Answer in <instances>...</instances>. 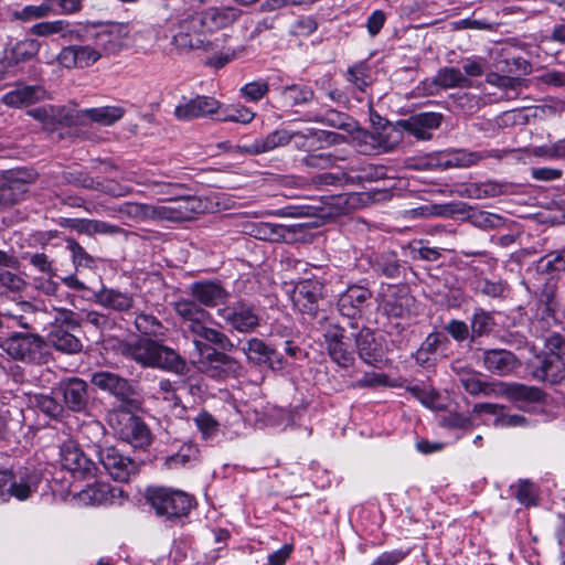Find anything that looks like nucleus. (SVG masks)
<instances>
[{
    "instance_id": "nucleus-1",
    "label": "nucleus",
    "mask_w": 565,
    "mask_h": 565,
    "mask_svg": "<svg viewBox=\"0 0 565 565\" xmlns=\"http://www.w3.org/2000/svg\"><path fill=\"white\" fill-rule=\"evenodd\" d=\"M173 307L182 320L185 332L192 337L193 344L200 353L207 350L206 343L224 351L234 348L233 342L224 332L210 326L213 322L212 315L194 300L179 299Z\"/></svg>"
},
{
    "instance_id": "nucleus-2",
    "label": "nucleus",
    "mask_w": 565,
    "mask_h": 565,
    "mask_svg": "<svg viewBox=\"0 0 565 565\" xmlns=\"http://www.w3.org/2000/svg\"><path fill=\"white\" fill-rule=\"evenodd\" d=\"M124 356L143 367L159 369L183 375L188 371L185 360L173 349L147 337L120 345Z\"/></svg>"
},
{
    "instance_id": "nucleus-3",
    "label": "nucleus",
    "mask_w": 565,
    "mask_h": 565,
    "mask_svg": "<svg viewBox=\"0 0 565 565\" xmlns=\"http://www.w3.org/2000/svg\"><path fill=\"white\" fill-rule=\"evenodd\" d=\"M230 36L221 34L211 38L198 12L186 15L179 20L172 36V44L181 52L203 51L205 53L217 51L221 42H225Z\"/></svg>"
},
{
    "instance_id": "nucleus-4",
    "label": "nucleus",
    "mask_w": 565,
    "mask_h": 565,
    "mask_svg": "<svg viewBox=\"0 0 565 565\" xmlns=\"http://www.w3.org/2000/svg\"><path fill=\"white\" fill-rule=\"evenodd\" d=\"M545 352L537 356L539 365L535 367L536 379L557 384L565 380V337L551 333L545 337Z\"/></svg>"
},
{
    "instance_id": "nucleus-5",
    "label": "nucleus",
    "mask_w": 565,
    "mask_h": 565,
    "mask_svg": "<svg viewBox=\"0 0 565 565\" xmlns=\"http://www.w3.org/2000/svg\"><path fill=\"white\" fill-rule=\"evenodd\" d=\"M190 200H177L170 202L168 205L149 206L142 203L126 202L113 212L118 214L120 217H126L132 221H143L152 215H157L161 218L169 221H183L190 217V212L193 207L190 206Z\"/></svg>"
},
{
    "instance_id": "nucleus-6",
    "label": "nucleus",
    "mask_w": 565,
    "mask_h": 565,
    "mask_svg": "<svg viewBox=\"0 0 565 565\" xmlns=\"http://www.w3.org/2000/svg\"><path fill=\"white\" fill-rule=\"evenodd\" d=\"M113 433L134 448H146L151 444V433L143 420L127 409H114L108 414Z\"/></svg>"
},
{
    "instance_id": "nucleus-7",
    "label": "nucleus",
    "mask_w": 565,
    "mask_h": 565,
    "mask_svg": "<svg viewBox=\"0 0 565 565\" xmlns=\"http://www.w3.org/2000/svg\"><path fill=\"white\" fill-rule=\"evenodd\" d=\"M146 499L158 515L167 519L185 516L192 508L189 494L169 488L150 487L146 491Z\"/></svg>"
},
{
    "instance_id": "nucleus-8",
    "label": "nucleus",
    "mask_w": 565,
    "mask_h": 565,
    "mask_svg": "<svg viewBox=\"0 0 565 565\" xmlns=\"http://www.w3.org/2000/svg\"><path fill=\"white\" fill-rule=\"evenodd\" d=\"M3 350L13 360L39 363L45 350L44 339L35 332H12L2 343Z\"/></svg>"
},
{
    "instance_id": "nucleus-9",
    "label": "nucleus",
    "mask_w": 565,
    "mask_h": 565,
    "mask_svg": "<svg viewBox=\"0 0 565 565\" xmlns=\"http://www.w3.org/2000/svg\"><path fill=\"white\" fill-rule=\"evenodd\" d=\"M198 369L214 380L238 377L243 371L242 364L236 359L214 349L206 352V354L201 353Z\"/></svg>"
},
{
    "instance_id": "nucleus-10",
    "label": "nucleus",
    "mask_w": 565,
    "mask_h": 565,
    "mask_svg": "<svg viewBox=\"0 0 565 565\" xmlns=\"http://www.w3.org/2000/svg\"><path fill=\"white\" fill-rule=\"evenodd\" d=\"M97 455L99 463L115 481L127 482L139 471V463L114 446L100 447Z\"/></svg>"
},
{
    "instance_id": "nucleus-11",
    "label": "nucleus",
    "mask_w": 565,
    "mask_h": 565,
    "mask_svg": "<svg viewBox=\"0 0 565 565\" xmlns=\"http://www.w3.org/2000/svg\"><path fill=\"white\" fill-rule=\"evenodd\" d=\"M217 316L227 327L241 333L253 332L259 326V317L254 307L243 301L220 307Z\"/></svg>"
},
{
    "instance_id": "nucleus-12",
    "label": "nucleus",
    "mask_w": 565,
    "mask_h": 565,
    "mask_svg": "<svg viewBox=\"0 0 565 565\" xmlns=\"http://www.w3.org/2000/svg\"><path fill=\"white\" fill-rule=\"evenodd\" d=\"M507 154V151L492 149L482 151H470L467 149H454L441 151L436 156L435 166L441 169L450 168H469L477 164L479 161L487 158L501 160Z\"/></svg>"
},
{
    "instance_id": "nucleus-13",
    "label": "nucleus",
    "mask_w": 565,
    "mask_h": 565,
    "mask_svg": "<svg viewBox=\"0 0 565 565\" xmlns=\"http://www.w3.org/2000/svg\"><path fill=\"white\" fill-rule=\"evenodd\" d=\"M38 483L35 475L17 477L9 470H0V503L8 502L11 498L28 500L36 491Z\"/></svg>"
},
{
    "instance_id": "nucleus-14",
    "label": "nucleus",
    "mask_w": 565,
    "mask_h": 565,
    "mask_svg": "<svg viewBox=\"0 0 565 565\" xmlns=\"http://www.w3.org/2000/svg\"><path fill=\"white\" fill-rule=\"evenodd\" d=\"M60 461L65 470L77 478H92L97 471L96 463L72 439L65 440L60 446Z\"/></svg>"
},
{
    "instance_id": "nucleus-15",
    "label": "nucleus",
    "mask_w": 565,
    "mask_h": 565,
    "mask_svg": "<svg viewBox=\"0 0 565 565\" xmlns=\"http://www.w3.org/2000/svg\"><path fill=\"white\" fill-rule=\"evenodd\" d=\"M221 106L222 103L213 96L196 95L192 98L183 96L173 114L178 120L191 121L218 114Z\"/></svg>"
},
{
    "instance_id": "nucleus-16",
    "label": "nucleus",
    "mask_w": 565,
    "mask_h": 565,
    "mask_svg": "<svg viewBox=\"0 0 565 565\" xmlns=\"http://www.w3.org/2000/svg\"><path fill=\"white\" fill-rule=\"evenodd\" d=\"M328 354L331 360L341 367H349L354 362V353L351 350L350 339L344 337V329L339 326H330L324 333Z\"/></svg>"
},
{
    "instance_id": "nucleus-17",
    "label": "nucleus",
    "mask_w": 565,
    "mask_h": 565,
    "mask_svg": "<svg viewBox=\"0 0 565 565\" xmlns=\"http://www.w3.org/2000/svg\"><path fill=\"white\" fill-rule=\"evenodd\" d=\"M322 285L317 280L299 281L292 289L290 298L294 306L302 313L315 316L319 308Z\"/></svg>"
},
{
    "instance_id": "nucleus-18",
    "label": "nucleus",
    "mask_w": 565,
    "mask_h": 565,
    "mask_svg": "<svg viewBox=\"0 0 565 565\" xmlns=\"http://www.w3.org/2000/svg\"><path fill=\"white\" fill-rule=\"evenodd\" d=\"M38 309L29 301H20L12 308L0 310V330L23 328L34 329Z\"/></svg>"
},
{
    "instance_id": "nucleus-19",
    "label": "nucleus",
    "mask_w": 565,
    "mask_h": 565,
    "mask_svg": "<svg viewBox=\"0 0 565 565\" xmlns=\"http://www.w3.org/2000/svg\"><path fill=\"white\" fill-rule=\"evenodd\" d=\"M189 294L198 305L214 308L224 305L230 294L220 281L199 280L189 286Z\"/></svg>"
},
{
    "instance_id": "nucleus-20",
    "label": "nucleus",
    "mask_w": 565,
    "mask_h": 565,
    "mask_svg": "<svg viewBox=\"0 0 565 565\" xmlns=\"http://www.w3.org/2000/svg\"><path fill=\"white\" fill-rule=\"evenodd\" d=\"M441 119L443 116L439 113H419L407 119L398 120V125L415 138L429 140L433 137V131L439 128Z\"/></svg>"
},
{
    "instance_id": "nucleus-21",
    "label": "nucleus",
    "mask_w": 565,
    "mask_h": 565,
    "mask_svg": "<svg viewBox=\"0 0 565 565\" xmlns=\"http://www.w3.org/2000/svg\"><path fill=\"white\" fill-rule=\"evenodd\" d=\"M127 38V28L121 24H110L102 28L94 34V45L99 54L109 56L119 53Z\"/></svg>"
},
{
    "instance_id": "nucleus-22",
    "label": "nucleus",
    "mask_w": 565,
    "mask_h": 565,
    "mask_svg": "<svg viewBox=\"0 0 565 565\" xmlns=\"http://www.w3.org/2000/svg\"><path fill=\"white\" fill-rule=\"evenodd\" d=\"M372 292L362 286H351L342 292L338 299L340 313L350 319L361 317L363 310L369 306Z\"/></svg>"
},
{
    "instance_id": "nucleus-23",
    "label": "nucleus",
    "mask_w": 565,
    "mask_h": 565,
    "mask_svg": "<svg viewBox=\"0 0 565 565\" xmlns=\"http://www.w3.org/2000/svg\"><path fill=\"white\" fill-rule=\"evenodd\" d=\"M403 131L398 125L386 122L375 132H363L362 139L365 143L371 145L374 150L380 152H390L394 150L403 140Z\"/></svg>"
},
{
    "instance_id": "nucleus-24",
    "label": "nucleus",
    "mask_w": 565,
    "mask_h": 565,
    "mask_svg": "<svg viewBox=\"0 0 565 565\" xmlns=\"http://www.w3.org/2000/svg\"><path fill=\"white\" fill-rule=\"evenodd\" d=\"M90 382L99 390L108 392L122 402L128 401L135 394V390L129 381L113 372H95L92 375Z\"/></svg>"
},
{
    "instance_id": "nucleus-25",
    "label": "nucleus",
    "mask_w": 565,
    "mask_h": 565,
    "mask_svg": "<svg viewBox=\"0 0 565 565\" xmlns=\"http://www.w3.org/2000/svg\"><path fill=\"white\" fill-rule=\"evenodd\" d=\"M356 350L360 359L374 367H382L385 364L384 349L376 341L374 333L369 328H363L355 338Z\"/></svg>"
},
{
    "instance_id": "nucleus-26",
    "label": "nucleus",
    "mask_w": 565,
    "mask_h": 565,
    "mask_svg": "<svg viewBox=\"0 0 565 565\" xmlns=\"http://www.w3.org/2000/svg\"><path fill=\"white\" fill-rule=\"evenodd\" d=\"M100 58L95 45H70L62 49L57 56L58 63L66 68L88 67Z\"/></svg>"
},
{
    "instance_id": "nucleus-27",
    "label": "nucleus",
    "mask_w": 565,
    "mask_h": 565,
    "mask_svg": "<svg viewBox=\"0 0 565 565\" xmlns=\"http://www.w3.org/2000/svg\"><path fill=\"white\" fill-rule=\"evenodd\" d=\"M198 13L210 35L232 25L242 15V11L233 6L210 7Z\"/></svg>"
},
{
    "instance_id": "nucleus-28",
    "label": "nucleus",
    "mask_w": 565,
    "mask_h": 565,
    "mask_svg": "<svg viewBox=\"0 0 565 565\" xmlns=\"http://www.w3.org/2000/svg\"><path fill=\"white\" fill-rule=\"evenodd\" d=\"M482 362L486 370L499 376L510 375L521 365L511 351L503 349L484 350Z\"/></svg>"
},
{
    "instance_id": "nucleus-29",
    "label": "nucleus",
    "mask_w": 565,
    "mask_h": 565,
    "mask_svg": "<svg viewBox=\"0 0 565 565\" xmlns=\"http://www.w3.org/2000/svg\"><path fill=\"white\" fill-rule=\"evenodd\" d=\"M94 301L116 312H127L135 306L134 295L103 286L94 292Z\"/></svg>"
},
{
    "instance_id": "nucleus-30",
    "label": "nucleus",
    "mask_w": 565,
    "mask_h": 565,
    "mask_svg": "<svg viewBox=\"0 0 565 565\" xmlns=\"http://www.w3.org/2000/svg\"><path fill=\"white\" fill-rule=\"evenodd\" d=\"M46 90L40 85H20L1 97V103L20 108L43 100Z\"/></svg>"
},
{
    "instance_id": "nucleus-31",
    "label": "nucleus",
    "mask_w": 565,
    "mask_h": 565,
    "mask_svg": "<svg viewBox=\"0 0 565 565\" xmlns=\"http://www.w3.org/2000/svg\"><path fill=\"white\" fill-rule=\"evenodd\" d=\"M66 407L73 412H83L88 405L87 383L73 377L60 387Z\"/></svg>"
},
{
    "instance_id": "nucleus-32",
    "label": "nucleus",
    "mask_w": 565,
    "mask_h": 565,
    "mask_svg": "<svg viewBox=\"0 0 565 565\" xmlns=\"http://www.w3.org/2000/svg\"><path fill=\"white\" fill-rule=\"evenodd\" d=\"M498 395L525 404L539 403L543 399V392L540 388L520 383L498 382Z\"/></svg>"
},
{
    "instance_id": "nucleus-33",
    "label": "nucleus",
    "mask_w": 565,
    "mask_h": 565,
    "mask_svg": "<svg viewBox=\"0 0 565 565\" xmlns=\"http://www.w3.org/2000/svg\"><path fill=\"white\" fill-rule=\"evenodd\" d=\"M74 330L66 329L63 324H53L52 330L47 334V342L63 353H78L83 345L81 340L73 333Z\"/></svg>"
},
{
    "instance_id": "nucleus-34",
    "label": "nucleus",
    "mask_w": 565,
    "mask_h": 565,
    "mask_svg": "<svg viewBox=\"0 0 565 565\" xmlns=\"http://www.w3.org/2000/svg\"><path fill=\"white\" fill-rule=\"evenodd\" d=\"M291 140L292 135L290 130L276 129L269 132L266 137L254 140V142L247 146L245 150L250 154H259L287 146Z\"/></svg>"
},
{
    "instance_id": "nucleus-35",
    "label": "nucleus",
    "mask_w": 565,
    "mask_h": 565,
    "mask_svg": "<svg viewBox=\"0 0 565 565\" xmlns=\"http://www.w3.org/2000/svg\"><path fill=\"white\" fill-rule=\"evenodd\" d=\"M67 180L75 185L100 191L113 196H124L129 192L127 188L120 186L117 183L98 181L82 172L70 173V178H67Z\"/></svg>"
},
{
    "instance_id": "nucleus-36",
    "label": "nucleus",
    "mask_w": 565,
    "mask_h": 565,
    "mask_svg": "<svg viewBox=\"0 0 565 565\" xmlns=\"http://www.w3.org/2000/svg\"><path fill=\"white\" fill-rule=\"evenodd\" d=\"M556 309L557 302L554 299L553 292H546L544 298L539 301L537 311L533 320V326L537 332L543 334L557 322L555 317Z\"/></svg>"
},
{
    "instance_id": "nucleus-37",
    "label": "nucleus",
    "mask_w": 565,
    "mask_h": 565,
    "mask_svg": "<svg viewBox=\"0 0 565 565\" xmlns=\"http://www.w3.org/2000/svg\"><path fill=\"white\" fill-rule=\"evenodd\" d=\"M30 32L36 36H50L58 34L61 38L67 41H72L78 35L77 31L73 29L72 23L62 19L35 23L31 26Z\"/></svg>"
},
{
    "instance_id": "nucleus-38",
    "label": "nucleus",
    "mask_w": 565,
    "mask_h": 565,
    "mask_svg": "<svg viewBox=\"0 0 565 565\" xmlns=\"http://www.w3.org/2000/svg\"><path fill=\"white\" fill-rule=\"evenodd\" d=\"M313 89L301 84L288 85L279 92L281 106L286 108L306 106L313 100Z\"/></svg>"
},
{
    "instance_id": "nucleus-39",
    "label": "nucleus",
    "mask_w": 565,
    "mask_h": 565,
    "mask_svg": "<svg viewBox=\"0 0 565 565\" xmlns=\"http://www.w3.org/2000/svg\"><path fill=\"white\" fill-rule=\"evenodd\" d=\"M458 381L471 395L483 394L486 396L498 395V383L482 382L479 374L472 370L457 371Z\"/></svg>"
},
{
    "instance_id": "nucleus-40",
    "label": "nucleus",
    "mask_w": 565,
    "mask_h": 565,
    "mask_svg": "<svg viewBox=\"0 0 565 565\" xmlns=\"http://www.w3.org/2000/svg\"><path fill=\"white\" fill-rule=\"evenodd\" d=\"M372 268L375 273L386 278H398L401 274V262L394 250H384L376 254L372 262Z\"/></svg>"
},
{
    "instance_id": "nucleus-41",
    "label": "nucleus",
    "mask_w": 565,
    "mask_h": 565,
    "mask_svg": "<svg viewBox=\"0 0 565 565\" xmlns=\"http://www.w3.org/2000/svg\"><path fill=\"white\" fill-rule=\"evenodd\" d=\"M434 84L444 89H448L455 87H470L472 83L459 68L446 66L438 70L434 77Z\"/></svg>"
},
{
    "instance_id": "nucleus-42",
    "label": "nucleus",
    "mask_w": 565,
    "mask_h": 565,
    "mask_svg": "<svg viewBox=\"0 0 565 565\" xmlns=\"http://www.w3.org/2000/svg\"><path fill=\"white\" fill-rule=\"evenodd\" d=\"M200 459V451L196 445L192 443H184L179 450L167 457L164 466L168 469H179L181 467H188L196 463Z\"/></svg>"
},
{
    "instance_id": "nucleus-43",
    "label": "nucleus",
    "mask_w": 565,
    "mask_h": 565,
    "mask_svg": "<svg viewBox=\"0 0 565 565\" xmlns=\"http://www.w3.org/2000/svg\"><path fill=\"white\" fill-rule=\"evenodd\" d=\"M64 107L49 105L30 109L28 115L42 122L45 127L51 128L56 124L67 125L70 122L68 116L64 115Z\"/></svg>"
},
{
    "instance_id": "nucleus-44",
    "label": "nucleus",
    "mask_w": 565,
    "mask_h": 565,
    "mask_svg": "<svg viewBox=\"0 0 565 565\" xmlns=\"http://www.w3.org/2000/svg\"><path fill=\"white\" fill-rule=\"evenodd\" d=\"M495 322L490 312L477 308L470 318V341L475 342L478 338L490 334L494 329Z\"/></svg>"
},
{
    "instance_id": "nucleus-45",
    "label": "nucleus",
    "mask_w": 565,
    "mask_h": 565,
    "mask_svg": "<svg viewBox=\"0 0 565 565\" xmlns=\"http://www.w3.org/2000/svg\"><path fill=\"white\" fill-rule=\"evenodd\" d=\"M476 294L489 298H503L508 291V284L502 279L491 280L487 277H477L471 282Z\"/></svg>"
},
{
    "instance_id": "nucleus-46",
    "label": "nucleus",
    "mask_w": 565,
    "mask_h": 565,
    "mask_svg": "<svg viewBox=\"0 0 565 565\" xmlns=\"http://www.w3.org/2000/svg\"><path fill=\"white\" fill-rule=\"evenodd\" d=\"M311 121L324 124L327 126L342 129L344 131H352L355 127V121L344 113L328 109L324 114H317L310 118Z\"/></svg>"
},
{
    "instance_id": "nucleus-47",
    "label": "nucleus",
    "mask_w": 565,
    "mask_h": 565,
    "mask_svg": "<svg viewBox=\"0 0 565 565\" xmlns=\"http://www.w3.org/2000/svg\"><path fill=\"white\" fill-rule=\"evenodd\" d=\"M83 113L94 122L103 126H110L122 118L125 109L119 106H104L87 108Z\"/></svg>"
},
{
    "instance_id": "nucleus-48",
    "label": "nucleus",
    "mask_w": 565,
    "mask_h": 565,
    "mask_svg": "<svg viewBox=\"0 0 565 565\" xmlns=\"http://www.w3.org/2000/svg\"><path fill=\"white\" fill-rule=\"evenodd\" d=\"M217 120L220 121H233L238 124H249L255 113L242 105H227L218 110Z\"/></svg>"
},
{
    "instance_id": "nucleus-49",
    "label": "nucleus",
    "mask_w": 565,
    "mask_h": 565,
    "mask_svg": "<svg viewBox=\"0 0 565 565\" xmlns=\"http://www.w3.org/2000/svg\"><path fill=\"white\" fill-rule=\"evenodd\" d=\"M439 342V335L437 333H430L427 335L414 354V359L419 366L429 367L434 364L433 356L437 351Z\"/></svg>"
},
{
    "instance_id": "nucleus-50",
    "label": "nucleus",
    "mask_w": 565,
    "mask_h": 565,
    "mask_svg": "<svg viewBox=\"0 0 565 565\" xmlns=\"http://www.w3.org/2000/svg\"><path fill=\"white\" fill-rule=\"evenodd\" d=\"M270 347H268L263 340L252 338L246 342L243 348V352L247 359L256 365H264L268 353H270Z\"/></svg>"
},
{
    "instance_id": "nucleus-51",
    "label": "nucleus",
    "mask_w": 565,
    "mask_h": 565,
    "mask_svg": "<svg viewBox=\"0 0 565 565\" xmlns=\"http://www.w3.org/2000/svg\"><path fill=\"white\" fill-rule=\"evenodd\" d=\"M53 8L51 1L45 0L39 6H25L21 10H15L12 17L15 20L31 21L35 19H42L51 14Z\"/></svg>"
},
{
    "instance_id": "nucleus-52",
    "label": "nucleus",
    "mask_w": 565,
    "mask_h": 565,
    "mask_svg": "<svg viewBox=\"0 0 565 565\" xmlns=\"http://www.w3.org/2000/svg\"><path fill=\"white\" fill-rule=\"evenodd\" d=\"M79 231L88 235H116L119 234L122 230L119 226L107 223L105 221L83 220L79 225Z\"/></svg>"
},
{
    "instance_id": "nucleus-53",
    "label": "nucleus",
    "mask_w": 565,
    "mask_h": 565,
    "mask_svg": "<svg viewBox=\"0 0 565 565\" xmlns=\"http://www.w3.org/2000/svg\"><path fill=\"white\" fill-rule=\"evenodd\" d=\"M347 81L361 92H363L372 83L369 68L362 63L355 64L348 68Z\"/></svg>"
},
{
    "instance_id": "nucleus-54",
    "label": "nucleus",
    "mask_w": 565,
    "mask_h": 565,
    "mask_svg": "<svg viewBox=\"0 0 565 565\" xmlns=\"http://www.w3.org/2000/svg\"><path fill=\"white\" fill-rule=\"evenodd\" d=\"M514 497L524 507L536 505L539 491L533 482L529 480H520L515 486Z\"/></svg>"
},
{
    "instance_id": "nucleus-55",
    "label": "nucleus",
    "mask_w": 565,
    "mask_h": 565,
    "mask_svg": "<svg viewBox=\"0 0 565 565\" xmlns=\"http://www.w3.org/2000/svg\"><path fill=\"white\" fill-rule=\"evenodd\" d=\"M135 326L137 330L147 335H161L163 334V326L152 315L140 312L135 318Z\"/></svg>"
},
{
    "instance_id": "nucleus-56",
    "label": "nucleus",
    "mask_w": 565,
    "mask_h": 565,
    "mask_svg": "<svg viewBox=\"0 0 565 565\" xmlns=\"http://www.w3.org/2000/svg\"><path fill=\"white\" fill-rule=\"evenodd\" d=\"M66 249L70 252L72 262L76 268H89L93 266V257L75 239H66Z\"/></svg>"
},
{
    "instance_id": "nucleus-57",
    "label": "nucleus",
    "mask_w": 565,
    "mask_h": 565,
    "mask_svg": "<svg viewBox=\"0 0 565 565\" xmlns=\"http://www.w3.org/2000/svg\"><path fill=\"white\" fill-rule=\"evenodd\" d=\"M441 248L424 245L423 241H414L409 244V253L413 259L436 262L440 258Z\"/></svg>"
},
{
    "instance_id": "nucleus-58",
    "label": "nucleus",
    "mask_w": 565,
    "mask_h": 565,
    "mask_svg": "<svg viewBox=\"0 0 565 565\" xmlns=\"http://www.w3.org/2000/svg\"><path fill=\"white\" fill-rule=\"evenodd\" d=\"M40 47V43L33 39H26L17 43L12 50L14 63L32 58L39 53Z\"/></svg>"
},
{
    "instance_id": "nucleus-59",
    "label": "nucleus",
    "mask_w": 565,
    "mask_h": 565,
    "mask_svg": "<svg viewBox=\"0 0 565 565\" xmlns=\"http://www.w3.org/2000/svg\"><path fill=\"white\" fill-rule=\"evenodd\" d=\"M407 391L427 408H437L438 394L428 385H414Z\"/></svg>"
},
{
    "instance_id": "nucleus-60",
    "label": "nucleus",
    "mask_w": 565,
    "mask_h": 565,
    "mask_svg": "<svg viewBox=\"0 0 565 565\" xmlns=\"http://www.w3.org/2000/svg\"><path fill=\"white\" fill-rule=\"evenodd\" d=\"M24 183L17 180L9 181L0 186V200L3 204H14L18 202L25 192Z\"/></svg>"
},
{
    "instance_id": "nucleus-61",
    "label": "nucleus",
    "mask_w": 565,
    "mask_h": 565,
    "mask_svg": "<svg viewBox=\"0 0 565 565\" xmlns=\"http://www.w3.org/2000/svg\"><path fill=\"white\" fill-rule=\"evenodd\" d=\"M26 286L25 280L6 268H0V287L10 292L22 291Z\"/></svg>"
},
{
    "instance_id": "nucleus-62",
    "label": "nucleus",
    "mask_w": 565,
    "mask_h": 565,
    "mask_svg": "<svg viewBox=\"0 0 565 565\" xmlns=\"http://www.w3.org/2000/svg\"><path fill=\"white\" fill-rule=\"evenodd\" d=\"M334 156L328 152L308 153L301 163L311 169L324 170L333 166Z\"/></svg>"
},
{
    "instance_id": "nucleus-63",
    "label": "nucleus",
    "mask_w": 565,
    "mask_h": 565,
    "mask_svg": "<svg viewBox=\"0 0 565 565\" xmlns=\"http://www.w3.org/2000/svg\"><path fill=\"white\" fill-rule=\"evenodd\" d=\"M224 42H221L223 44ZM221 50L218 53L214 54L207 60V65L213 66L215 68H222L233 60L237 57V55L243 51V47L233 49V47H224L221 45L218 49Z\"/></svg>"
},
{
    "instance_id": "nucleus-64",
    "label": "nucleus",
    "mask_w": 565,
    "mask_h": 565,
    "mask_svg": "<svg viewBox=\"0 0 565 565\" xmlns=\"http://www.w3.org/2000/svg\"><path fill=\"white\" fill-rule=\"evenodd\" d=\"M268 89H269V87L266 82L255 81V82L245 84L241 88V94L247 100L257 102V100L262 99L267 94Z\"/></svg>"
}]
</instances>
